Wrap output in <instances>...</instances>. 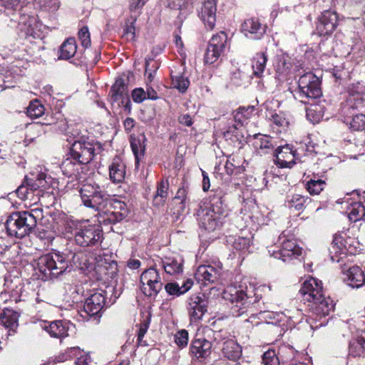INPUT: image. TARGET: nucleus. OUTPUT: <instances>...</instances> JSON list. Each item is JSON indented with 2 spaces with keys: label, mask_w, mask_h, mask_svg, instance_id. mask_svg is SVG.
<instances>
[{
  "label": "nucleus",
  "mask_w": 365,
  "mask_h": 365,
  "mask_svg": "<svg viewBox=\"0 0 365 365\" xmlns=\"http://www.w3.org/2000/svg\"><path fill=\"white\" fill-rule=\"evenodd\" d=\"M94 261L86 252H51L38 258L37 268L46 279H50L58 277L69 267L76 266L83 270L92 269Z\"/></svg>",
  "instance_id": "obj_1"
},
{
  "label": "nucleus",
  "mask_w": 365,
  "mask_h": 365,
  "mask_svg": "<svg viewBox=\"0 0 365 365\" xmlns=\"http://www.w3.org/2000/svg\"><path fill=\"white\" fill-rule=\"evenodd\" d=\"M364 88L359 83L348 87L346 99L341 103L340 114L344 122L355 131H365V114H355L356 110L365 106Z\"/></svg>",
  "instance_id": "obj_2"
},
{
  "label": "nucleus",
  "mask_w": 365,
  "mask_h": 365,
  "mask_svg": "<svg viewBox=\"0 0 365 365\" xmlns=\"http://www.w3.org/2000/svg\"><path fill=\"white\" fill-rule=\"evenodd\" d=\"M196 215L201 228L208 232L219 230L227 216L222 197H213L210 205H200Z\"/></svg>",
  "instance_id": "obj_3"
},
{
  "label": "nucleus",
  "mask_w": 365,
  "mask_h": 365,
  "mask_svg": "<svg viewBox=\"0 0 365 365\" xmlns=\"http://www.w3.org/2000/svg\"><path fill=\"white\" fill-rule=\"evenodd\" d=\"M42 216L40 209L12 212L6 220V231L10 236L23 238L32 232L36 226L37 219Z\"/></svg>",
  "instance_id": "obj_4"
},
{
  "label": "nucleus",
  "mask_w": 365,
  "mask_h": 365,
  "mask_svg": "<svg viewBox=\"0 0 365 365\" xmlns=\"http://www.w3.org/2000/svg\"><path fill=\"white\" fill-rule=\"evenodd\" d=\"M79 195L83 205L97 211L104 210L110 203V197L107 192L92 180L81 186Z\"/></svg>",
  "instance_id": "obj_5"
},
{
  "label": "nucleus",
  "mask_w": 365,
  "mask_h": 365,
  "mask_svg": "<svg viewBox=\"0 0 365 365\" xmlns=\"http://www.w3.org/2000/svg\"><path fill=\"white\" fill-rule=\"evenodd\" d=\"M252 290L243 285H230L225 288L222 297L231 303L230 310L233 316L240 317L247 313L251 302L250 294Z\"/></svg>",
  "instance_id": "obj_6"
},
{
  "label": "nucleus",
  "mask_w": 365,
  "mask_h": 365,
  "mask_svg": "<svg viewBox=\"0 0 365 365\" xmlns=\"http://www.w3.org/2000/svg\"><path fill=\"white\" fill-rule=\"evenodd\" d=\"M322 95L321 81L315 74L308 72L299 77L298 89L294 94L296 98L304 103H311Z\"/></svg>",
  "instance_id": "obj_7"
},
{
  "label": "nucleus",
  "mask_w": 365,
  "mask_h": 365,
  "mask_svg": "<svg viewBox=\"0 0 365 365\" xmlns=\"http://www.w3.org/2000/svg\"><path fill=\"white\" fill-rule=\"evenodd\" d=\"M26 185L22 184L17 188L16 195L22 200H34V197L38 199L41 192L49 186L51 177L40 173L35 178H26Z\"/></svg>",
  "instance_id": "obj_8"
},
{
  "label": "nucleus",
  "mask_w": 365,
  "mask_h": 365,
  "mask_svg": "<svg viewBox=\"0 0 365 365\" xmlns=\"http://www.w3.org/2000/svg\"><path fill=\"white\" fill-rule=\"evenodd\" d=\"M279 241L281 244L279 249L277 250V247L275 246L269 247L268 252L271 257L287 262L302 255V248L297 245L294 238L287 237L284 232L279 237Z\"/></svg>",
  "instance_id": "obj_9"
},
{
  "label": "nucleus",
  "mask_w": 365,
  "mask_h": 365,
  "mask_svg": "<svg viewBox=\"0 0 365 365\" xmlns=\"http://www.w3.org/2000/svg\"><path fill=\"white\" fill-rule=\"evenodd\" d=\"M100 148V144L93 140L82 138L75 140L70 149L71 157L83 165L88 164L93 158L96 148Z\"/></svg>",
  "instance_id": "obj_10"
},
{
  "label": "nucleus",
  "mask_w": 365,
  "mask_h": 365,
  "mask_svg": "<svg viewBox=\"0 0 365 365\" xmlns=\"http://www.w3.org/2000/svg\"><path fill=\"white\" fill-rule=\"evenodd\" d=\"M309 306V310L312 312L310 318L316 322L321 321L319 324L315 325L314 328L316 329L327 323L328 320L326 319V317L334 309L333 300L324 294L310 302Z\"/></svg>",
  "instance_id": "obj_11"
},
{
  "label": "nucleus",
  "mask_w": 365,
  "mask_h": 365,
  "mask_svg": "<svg viewBox=\"0 0 365 365\" xmlns=\"http://www.w3.org/2000/svg\"><path fill=\"white\" fill-rule=\"evenodd\" d=\"M102 237L100 227L96 225H81L74 233V240L81 247H88L98 244Z\"/></svg>",
  "instance_id": "obj_12"
},
{
  "label": "nucleus",
  "mask_w": 365,
  "mask_h": 365,
  "mask_svg": "<svg viewBox=\"0 0 365 365\" xmlns=\"http://www.w3.org/2000/svg\"><path fill=\"white\" fill-rule=\"evenodd\" d=\"M163 282L159 272L153 267L145 269L140 276V290L147 297H155L162 289Z\"/></svg>",
  "instance_id": "obj_13"
},
{
  "label": "nucleus",
  "mask_w": 365,
  "mask_h": 365,
  "mask_svg": "<svg viewBox=\"0 0 365 365\" xmlns=\"http://www.w3.org/2000/svg\"><path fill=\"white\" fill-rule=\"evenodd\" d=\"M227 45V35L221 31L214 35L210 40L205 54V62L208 64L215 63L225 52Z\"/></svg>",
  "instance_id": "obj_14"
},
{
  "label": "nucleus",
  "mask_w": 365,
  "mask_h": 365,
  "mask_svg": "<svg viewBox=\"0 0 365 365\" xmlns=\"http://www.w3.org/2000/svg\"><path fill=\"white\" fill-rule=\"evenodd\" d=\"M212 332L214 341L218 344L222 342V351L225 357L232 361H236L241 357L242 347L235 340L223 337L221 331Z\"/></svg>",
  "instance_id": "obj_15"
},
{
  "label": "nucleus",
  "mask_w": 365,
  "mask_h": 365,
  "mask_svg": "<svg viewBox=\"0 0 365 365\" xmlns=\"http://www.w3.org/2000/svg\"><path fill=\"white\" fill-rule=\"evenodd\" d=\"M338 15L331 10L324 11L318 19L316 33L319 36L331 35L337 26Z\"/></svg>",
  "instance_id": "obj_16"
},
{
  "label": "nucleus",
  "mask_w": 365,
  "mask_h": 365,
  "mask_svg": "<svg viewBox=\"0 0 365 365\" xmlns=\"http://www.w3.org/2000/svg\"><path fill=\"white\" fill-rule=\"evenodd\" d=\"M110 208L105 212L102 222L105 224H115L123 220L128 213L127 205L122 201L110 198Z\"/></svg>",
  "instance_id": "obj_17"
},
{
  "label": "nucleus",
  "mask_w": 365,
  "mask_h": 365,
  "mask_svg": "<svg viewBox=\"0 0 365 365\" xmlns=\"http://www.w3.org/2000/svg\"><path fill=\"white\" fill-rule=\"evenodd\" d=\"M106 304L104 292H96L91 294L86 300L81 315L83 317L97 315Z\"/></svg>",
  "instance_id": "obj_18"
},
{
  "label": "nucleus",
  "mask_w": 365,
  "mask_h": 365,
  "mask_svg": "<svg viewBox=\"0 0 365 365\" xmlns=\"http://www.w3.org/2000/svg\"><path fill=\"white\" fill-rule=\"evenodd\" d=\"M343 280L352 288H359L365 282L364 271L357 265L344 264L341 267Z\"/></svg>",
  "instance_id": "obj_19"
},
{
  "label": "nucleus",
  "mask_w": 365,
  "mask_h": 365,
  "mask_svg": "<svg viewBox=\"0 0 365 365\" xmlns=\"http://www.w3.org/2000/svg\"><path fill=\"white\" fill-rule=\"evenodd\" d=\"M348 253H354V250L347 247V240L342 235H336L329 248L331 261L339 262Z\"/></svg>",
  "instance_id": "obj_20"
},
{
  "label": "nucleus",
  "mask_w": 365,
  "mask_h": 365,
  "mask_svg": "<svg viewBox=\"0 0 365 365\" xmlns=\"http://www.w3.org/2000/svg\"><path fill=\"white\" fill-rule=\"evenodd\" d=\"M187 312L191 322L200 320L207 312V302L204 295H192L187 301Z\"/></svg>",
  "instance_id": "obj_21"
},
{
  "label": "nucleus",
  "mask_w": 365,
  "mask_h": 365,
  "mask_svg": "<svg viewBox=\"0 0 365 365\" xmlns=\"http://www.w3.org/2000/svg\"><path fill=\"white\" fill-rule=\"evenodd\" d=\"M221 267H215L212 265H200L197 267L195 277L198 283L203 285L216 282L220 277Z\"/></svg>",
  "instance_id": "obj_22"
},
{
  "label": "nucleus",
  "mask_w": 365,
  "mask_h": 365,
  "mask_svg": "<svg viewBox=\"0 0 365 365\" xmlns=\"http://www.w3.org/2000/svg\"><path fill=\"white\" fill-rule=\"evenodd\" d=\"M299 293L304 299L309 302L324 294L322 282L314 277H310L303 282Z\"/></svg>",
  "instance_id": "obj_23"
},
{
  "label": "nucleus",
  "mask_w": 365,
  "mask_h": 365,
  "mask_svg": "<svg viewBox=\"0 0 365 365\" xmlns=\"http://www.w3.org/2000/svg\"><path fill=\"white\" fill-rule=\"evenodd\" d=\"M217 6L215 0H206L199 12V17L209 30L215 28L216 23Z\"/></svg>",
  "instance_id": "obj_24"
},
{
  "label": "nucleus",
  "mask_w": 365,
  "mask_h": 365,
  "mask_svg": "<svg viewBox=\"0 0 365 365\" xmlns=\"http://www.w3.org/2000/svg\"><path fill=\"white\" fill-rule=\"evenodd\" d=\"M242 31L251 39H260L265 33V27L257 19H247L242 24Z\"/></svg>",
  "instance_id": "obj_25"
},
{
  "label": "nucleus",
  "mask_w": 365,
  "mask_h": 365,
  "mask_svg": "<svg viewBox=\"0 0 365 365\" xmlns=\"http://www.w3.org/2000/svg\"><path fill=\"white\" fill-rule=\"evenodd\" d=\"M252 145L258 153L262 155L274 152L276 142L273 138L259 133L254 136Z\"/></svg>",
  "instance_id": "obj_26"
},
{
  "label": "nucleus",
  "mask_w": 365,
  "mask_h": 365,
  "mask_svg": "<svg viewBox=\"0 0 365 365\" xmlns=\"http://www.w3.org/2000/svg\"><path fill=\"white\" fill-rule=\"evenodd\" d=\"M274 153L276 163L281 168H291L295 163L294 151L288 145L277 147Z\"/></svg>",
  "instance_id": "obj_27"
},
{
  "label": "nucleus",
  "mask_w": 365,
  "mask_h": 365,
  "mask_svg": "<svg viewBox=\"0 0 365 365\" xmlns=\"http://www.w3.org/2000/svg\"><path fill=\"white\" fill-rule=\"evenodd\" d=\"M21 30L25 31L26 34L33 37L38 35L41 31V24L36 16L21 15L19 19Z\"/></svg>",
  "instance_id": "obj_28"
},
{
  "label": "nucleus",
  "mask_w": 365,
  "mask_h": 365,
  "mask_svg": "<svg viewBox=\"0 0 365 365\" xmlns=\"http://www.w3.org/2000/svg\"><path fill=\"white\" fill-rule=\"evenodd\" d=\"M19 314L13 309H5L0 315L1 324L8 329V334L15 333L19 327Z\"/></svg>",
  "instance_id": "obj_29"
},
{
  "label": "nucleus",
  "mask_w": 365,
  "mask_h": 365,
  "mask_svg": "<svg viewBox=\"0 0 365 365\" xmlns=\"http://www.w3.org/2000/svg\"><path fill=\"white\" fill-rule=\"evenodd\" d=\"M212 344L205 339H197L191 344L190 351L197 359H205L211 354Z\"/></svg>",
  "instance_id": "obj_30"
},
{
  "label": "nucleus",
  "mask_w": 365,
  "mask_h": 365,
  "mask_svg": "<svg viewBox=\"0 0 365 365\" xmlns=\"http://www.w3.org/2000/svg\"><path fill=\"white\" fill-rule=\"evenodd\" d=\"M125 175V165L120 157L116 156L109 165L110 179L114 183H120L124 180Z\"/></svg>",
  "instance_id": "obj_31"
},
{
  "label": "nucleus",
  "mask_w": 365,
  "mask_h": 365,
  "mask_svg": "<svg viewBox=\"0 0 365 365\" xmlns=\"http://www.w3.org/2000/svg\"><path fill=\"white\" fill-rule=\"evenodd\" d=\"M274 66L277 73L284 77L289 73L292 68L291 58L286 54L277 55L274 62Z\"/></svg>",
  "instance_id": "obj_32"
},
{
  "label": "nucleus",
  "mask_w": 365,
  "mask_h": 365,
  "mask_svg": "<svg viewBox=\"0 0 365 365\" xmlns=\"http://www.w3.org/2000/svg\"><path fill=\"white\" fill-rule=\"evenodd\" d=\"M278 355L282 365H284L285 364L292 365V364L296 363V359L299 355V352L292 346L284 345L279 348Z\"/></svg>",
  "instance_id": "obj_33"
},
{
  "label": "nucleus",
  "mask_w": 365,
  "mask_h": 365,
  "mask_svg": "<svg viewBox=\"0 0 365 365\" xmlns=\"http://www.w3.org/2000/svg\"><path fill=\"white\" fill-rule=\"evenodd\" d=\"M82 163L76 161L71 157V158H67L62 162L60 168L64 175L71 178L77 176L82 168Z\"/></svg>",
  "instance_id": "obj_34"
},
{
  "label": "nucleus",
  "mask_w": 365,
  "mask_h": 365,
  "mask_svg": "<svg viewBox=\"0 0 365 365\" xmlns=\"http://www.w3.org/2000/svg\"><path fill=\"white\" fill-rule=\"evenodd\" d=\"M182 263L181 258H166L163 261V267L167 274L177 275L182 272Z\"/></svg>",
  "instance_id": "obj_35"
},
{
  "label": "nucleus",
  "mask_w": 365,
  "mask_h": 365,
  "mask_svg": "<svg viewBox=\"0 0 365 365\" xmlns=\"http://www.w3.org/2000/svg\"><path fill=\"white\" fill-rule=\"evenodd\" d=\"M311 198L299 194L288 196L285 202L287 206L294 208L296 210H302L307 205L311 202Z\"/></svg>",
  "instance_id": "obj_36"
},
{
  "label": "nucleus",
  "mask_w": 365,
  "mask_h": 365,
  "mask_svg": "<svg viewBox=\"0 0 365 365\" xmlns=\"http://www.w3.org/2000/svg\"><path fill=\"white\" fill-rule=\"evenodd\" d=\"M348 217L352 222L365 219V206L361 202H354L347 207Z\"/></svg>",
  "instance_id": "obj_37"
},
{
  "label": "nucleus",
  "mask_w": 365,
  "mask_h": 365,
  "mask_svg": "<svg viewBox=\"0 0 365 365\" xmlns=\"http://www.w3.org/2000/svg\"><path fill=\"white\" fill-rule=\"evenodd\" d=\"M267 61V56L265 52H259L255 54L252 61L253 74L260 77L264 71Z\"/></svg>",
  "instance_id": "obj_38"
},
{
  "label": "nucleus",
  "mask_w": 365,
  "mask_h": 365,
  "mask_svg": "<svg viewBox=\"0 0 365 365\" xmlns=\"http://www.w3.org/2000/svg\"><path fill=\"white\" fill-rule=\"evenodd\" d=\"M77 45L74 38H68L61 45L59 58L68 60L76 53Z\"/></svg>",
  "instance_id": "obj_39"
},
{
  "label": "nucleus",
  "mask_w": 365,
  "mask_h": 365,
  "mask_svg": "<svg viewBox=\"0 0 365 365\" xmlns=\"http://www.w3.org/2000/svg\"><path fill=\"white\" fill-rule=\"evenodd\" d=\"M46 331L51 336L55 338H61L68 335V329L66 324L61 320L51 322L46 327Z\"/></svg>",
  "instance_id": "obj_40"
},
{
  "label": "nucleus",
  "mask_w": 365,
  "mask_h": 365,
  "mask_svg": "<svg viewBox=\"0 0 365 365\" xmlns=\"http://www.w3.org/2000/svg\"><path fill=\"white\" fill-rule=\"evenodd\" d=\"M127 96V86L125 80L119 78L115 80L110 90V98L113 101H116Z\"/></svg>",
  "instance_id": "obj_41"
},
{
  "label": "nucleus",
  "mask_w": 365,
  "mask_h": 365,
  "mask_svg": "<svg viewBox=\"0 0 365 365\" xmlns=\"http://www.w3.org/2000/svg\"><path fill=\"white\" fill-rule=\"evenodd\" d=\"M192 285V282L190 279H187L181 287L177 283H168L165 286V289L170 295L180 296L187 292L191 288Z\"/></svg>",
  "instance_id": "obj_42"
},
{
  "label": "nucleus",
  "mask_w": 365,
  "mask_h": 365,
  "mask_svg": "<svg viewBox=\"0 0 365 365\" xmlns=\"http://www.w3.org/2000/svg\"><path fill=\"white\" fill-rule=\"evenodd\" d=\"M168 180H161L158 182L157 190L153 197V202L155 205H161L165 202L168 197Z\"/></svg>",
  "instance_id": "obj_43"
},
{
  "label": "nucleus",
  "mask_w": 365,
  "mask_h": 365,
  "mask_svg": "<svg viewBox=\"0 0 365 365\" xmlns=\"http://www.w3.org/2000/svg\"><path fill=\"white\" fill-rule=\"evenodd\" d=\"M145 135H141L138 138L131 136L130 138V147L137 162H138L140 158L144 155L145 148Z\"/></svg>",
  "instance_id": "obj_44"
},
{
  "label": "nucleus",
  "mask_w": 365,
  "mask_h": 365,
  "mask_svg": "<svg viewBox=\"0 0 365 365\" xmlns=\"http://www.w3.org/2000/svg\"><path fill=\"white\" fill-rule=\"evenodd\" d=\"M227 242L236 250L245 251L250 245V239L240 236H230Z\"/></svg>",
  "instance_id": "obj_45"
},
{
  "label": "nucleus",
  "mask_w": 365,
  "mask_h": 365,
  "mask_svg": "<svg viewBox=\"0 0 365 365\" xmlns=\"http://www.w3.org/2000/svg\"><path fill=\"white\" fill-rule=\"evenodd\" d=\"M325 185L324 180L314 177L307 182L306 189L310 195H319L324 190Z\"/></svg>",
  "instance_id": "obj_46"
},
{
  "label": "nucleus",
  "mask_w": 365,
  "mask_h": 365,
  "mask_svg": "<svg viewBox=\"0 0 365 365\" xmlns=\"http://www.w3.org/2000/svg\"><path fill=\"white\" fill-rule=\"evenodd\" d=\"M21 0H0V12H4L7 16L14 14L13 12L20 9Z\"/></svg>",
  "instance_id": "obj_47"
},
{
  "label": "nucleus",
  "mask_w": 365,
  "mask_h": 365,
  "mask_svg": "<svg viewBox=\"0 0 365 365\" xmlns=\"http://www.w3.org/2000/svg\"><path fill=\"white\" fill-rule=\"evenodd\" d=\"M44 111V106L38 100H35L30 102L26 113L30 118H37L41 116Z\"/></svg>",
  "instance_id": "obj_48"
},
{
  "label": "nucleus",
  "mask_w": 365,
  "mask_h": 365,
  "mask_svg": "<svg viewBox=\"0 0 365 365\" xmlns=\"http://www.w3.org/2000/svg\"><path fill=\"white\" fill-rule=\"evenodd\" d=\"M172 84L174 88L183 93L188 88L190 81L187 78L182 75H176L172 76Z\"/></svg>",
  "instance_id": "obj_49"
},
{
  "label": "nucleus",
  "mask_w": 365,
  "mask_h": 365,
  "mask_svg": "<svg viewBox=\"0 0 365 365\" xmlns=\"http://www.w3.org/2000/svg\"><path fill=\"white\" fill-rule=\"evenodd\" d=\"M43 125H52L55 130L64 132L68 128V123L63 115L58 113L56 116V121L43 122Z\"/></svg>",
  "instance_id": "obj_50"
},
{
  "label": "nucleus",
  "mask_w": 365,
  "mask_h": 365,
  "mask_svg": "<svg viewBox=\"0 0 365 365\" xmlns=\"http://www.w3.org/2000/svg\"><path fill=\"white\" fill-rule=\"evenodd\" d=\"M150 323V314L149 313L143 316V320L140 322L139 325V329L138 332V342L139 344H141V341L148 331Z\"/></svg>",
  "instance_id": "obj_51"
},
{
  "label": "nucleus",
  "mask_w": 365,
  "mask_h": 365,
  "mask_svg": "<svg viewBox=\"0 0 365 365\" xmlns=\"http://www.w3.org/2000/svg\"><path fill=\"white\" fill-rule=\"evenodd\" d=\"M262 363L264 365H279L280 359L274 350L269 349L262 356Z\"/></svg>",
  "instance_id": "obj_52"
},
{
  "label": "nucleus",
  "mask_w": 365,
  "mask_h": 365,
  "mask_svg": "<svg viewBox=\"0 0 365 365\" xmlns=\"http://www.w3.org/2000/svg\"><path fill=\"white\" fill-rule=\"evenodd\" d=\"M310 106L306 108V115L309 120L312 123H315L319 122L322 117L321 112L318 110L317 105H314L312 103Z\"/></svg>",
  "instance_id": "obj_53"
},
{
  "label": "nucleus",
  "mask_w": 365,
  "mask_h": 365,
  "mask_svg": "<svg viewBox=\"0 0 365 365\" xmlns=\"http://www.w3.org/2000/svg\"><path fill=\"white\" fill-rule=\"evenodd\" d=\"M272 123L282 130H285L289 125V122L282 113H272L268 117Z\"/></svg>",
  "instance_id": "obj_54"
},
{
  "label": "nucleus",
  "mask_w": 365,
  "mask_h": 365,
  "mask_svg": "<svg viewBox=\"0 0 365 365\" xmlns=\"http://www.w3.org/2000/svg\"><path fill=\"white\" fill-rule=\"evenodd\" d=\"M188 340V332L185 329H181L175 334V342L180 348L185 347L187 345Z\"/></svg>",
  "instance_id": "obj_55"
},
{
  "label": "nucleus",
  "mask_w": 365,
  "mask_h": 365,
  "mask_svg": "<svg viewBox=\"0 0 365 365\" xmlns=\"http://www.w3.org/2000/svg\"><path fill=\"white\" fill-rule=\"evenodd\" d=\"M61 3L58 0H45L42 9L46 12L54 14L60 8Z\"/></svg>",
  "instance_id": "obj_56"
},
{
  "label": "nucleus",
  "mask_w": 365,
  "mask_h": 365,
  "mask_svg": "<svg viewBox=\"0 0 365 365\" xmlns=\"http://www.w3.org/2000/svg\"><path fill=\"white\" fill-rule=\"evenodd\" d=\"M78 38L83 47L88 48L91 46L90 33L88 27L83 26L79 30Z\"/></svg>",
  "instance_id": "obj_57"
},
{
  "label": "nucleus",
  "mask_w": 365,
  "mask_h": 365,
  "mask_svg": "<svg viewBox=\"0 0 365 365\" xmlns=\"http://www.w3.org/2000/svg\"><path fill=\"white\" fill-rule=\"evenodd\" d=\"M254 107L240 108L237 113H236L235 118L240 122H243L244 120L250 118L252 112L254 111Z\"/></svg>",
  "instance_id": "obj_58"
},
{
  "label": "nucleus",
  "mask_w": 365,
  "mask_h": 365,
  "mask_svg": "<svg viewBox=\"0 0 365 365\" xmlns=\"http://www.w3.org/2000/svg\"><path fill=\"white\" fill-rule=\"evenodd\" d=\"M79 351L78 347H71L68 349L65 353H62L56 357L55 361L56 362H63L71 359L76 353Z\"/></svg>",
  "instance_id": "obj_59"
},
{
  "label": "nucleus",
  "mask_w": 365,
  "mask_h": 365,
  "mask_svg": "<svg viewBox=\"0 0 365 365\" xmlns=\"http://www.w3.org/2000/svg\"><path fill=\"white\" fill-rule=\"evenodd\" d=\"M123 37L125 38L126 41H129L135 40V28L133 23L125 25L123 29Z\"/></svg>",
  "instance_id": "obj_60"
},
{
  "label": "nucleus",
  "mask_w": 365,
  "mask_h": 365,
  "mask_svg": "<svg viewBox=\"0 0 365 365\" xmlns=\"http://www.w3.org/2000/svg\"><path fill=\"white\" fill-rule=\"evenodd\" d=\"M132 98L135 103H142L146 99L145 91L141 88H135L132 92Z\"/></svg>",
  "instance_id": "obj_61"
},
{
  "label": "nucleus",
  "mask_w": 365,
  "mask_h": 365,
  "mask_svg": "<svg viewBox=\"0 0 365 365\" xmlns=\"http://www.w3.org/2000/svg\"><path fill=\"white\" fill-rule=\"evenodd\" d=\"M61 225L60 226L62 227L61 230H59L60 232L62 233H69L72 232V225H73V222L69 220L67 217L65 215H63L61 219Z\"/></svg>",
  "instance_id": "obj_62"
},
{
  "label": "nucleus",
  "mask_w": 365,
  "mask_h": 365,
  "mask_svg": "<svg viewBox=\"0 0 365 365\" xmlns=\"http://www.w3.org/2000/svg\"><path fill=\"white\" fill-rule=\"evenodd\" d=\"M178 122L182 125L191 126L193 124V120L190 115L189 114H181L178 117Z\"/></svg>",
  "instance_id": "obj_63"
},
{
  "label": "nucleus",
  "mask_w": 365,
  "mask_h": 365,
  "mask_svg": "<svg viewBox=\"0 0 365 365\" xmlns=\"http://www.w3.org/2000/svg\"><path fill=\"white\" fill-rule=\"evenodd\" d=\"M10 247L11 243L6 239L0 237V258L9 250Z\"/></svg>",
  "instance_id": "obj_64"
}]
</instances>
